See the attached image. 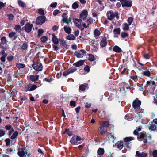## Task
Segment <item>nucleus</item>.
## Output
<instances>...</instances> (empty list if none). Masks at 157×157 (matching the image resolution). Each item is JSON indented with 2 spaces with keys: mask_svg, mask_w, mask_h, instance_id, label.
<instances>
[{
  "mask_svg": "<svg viewBox=\"0 0 157 157\" xmlns=\"http://www.w3.org/2000/svg\"><path fill=\"white\" fill-rule=\"evenodd\" d=\"M87 84H85L80 85L79 87V90L82 91H84L86 88Z\"/></svg>",
  "mask_w": 157,
  "mask_h": 157,
  "instance_id": "25",
  "label": "nucleus"
},
{
  "mask_svg": "<svg viewBox=\"0 0 157 157\" xmlns=\"http://www.w3.org/2000/svg\"><path fill=\"white\" fill-rule=\"evenodd\" d=\"M87 12L86 10L83 11L82 13L80 15V18L84 20H85L87 17Z\"/></svg>",
  "mask_w": 157,
  "mask_h": 157,
  "instance_id": "13",
  "label": "nucleus"
},
{
  "mask_svg": "<svg viewBox=\"0 0 157 157\" xmlns=\"http://www.w3.org/2000/svg\"><path fill=\"white\" fill-rule=\"evenodd\" d=\"M33 28V26L32 24L28 23L25 25L24 29L26 32L29 33L31 31Z\"/></svg>",
  "mask_w": 157,
  "mask_h": 157,
  "instance_id": "9",
  "label": "nucleus"
},
{
  "mask_svg": "<svg viewBox=\"0 0 157 157\" xmlns=\"http://www.w3.org/2000/svg\"><path fill=\"white\" fill-rule=\"evenodd\" d=\"M144 58L146 59H148L150 58V56L148 54H145L144 55Z\"/></svg>",
  "mask_w": 157,
  "mask_h": 157,
  "instance_id": "60",
  "label": "nucleus"
},
{
  "mask_svg": "<svg viewBox=\"0 0 157 157\" xmlns=\"http://www.w3.org/2000/svg\"><path fill=\"white\" fill-rule=\"evenodd\" d=\"M107 44L106 41V38L105 36L103 38L102 40L100 42V46L101 47H104L106 46Z\"/></svg>",
  "mask_w": 157,
  "mask_h": 157,
  "instance_id": "14",
  "label": "nucleus"
},
{
  "mask_svg": "<svg viewBox=\"0 0 157 157\" xmlns=\"http://www.w3.org/2000/svg\"><path fill=\"white\" fill-rule=\"evenodd\" d=\"M79 5L77 2L73 3L72 5V7L73 9H75L78 7Z\"/></svg>",
  "mask_w": 157,
  "mask_h": 157,
  "instance_id": "38",
  "label": "nucleus"
},
{
  "mask_svg": "<svg viewBox=\"0 0 157 157\" xmlns=\"http://www.w3.org/2000/svg\"><path fill=\"white\" fill-rule=\"evenodd\" d=\"M134 140V138L132 137H127L124 138L125 145H126L127 147L130 148V146L129 145L130 141Z\"/></svg>",
  "mask_w": 157,
  "mask_h": 157,
  "instance_id": "8",
  "label": "nucleus"
},
{
  "mask_svg": "<svg viewBox=\"0 0 157 157\" xmlns=\"http://www.w3.org/2000/svg\"><path fill=\"white\" fill-rule=\"evenodd\" d=\"M98 154L100 155H103L104 153V150L103 148H99L97 151Z\"/></svg>",
  "mask_w": 157,
  "mask_h": 157,
  "instance_id": "29",
  "label": "nucleus"
},
{
  "mask_svg": "<svg viewBox=\"0 0 157 157\" xmlns=\"http://www.w3.org/2000/svg\"><path fill=\"white\" fill-rule=\"evenodd\" d=\"M113 51L116 52L120 53L122 52V50L121 48L117 46H115L113 48Z\"/></svg>",
  "mask_w": 157,
  "mask_h": 157,
  "instance_id": "23",
  "label": "nucleus"
},
{
  "mask_svg": "<svg viewBox=\"0 0 157 157\" xmlns=\"http://www.w3.org/2000/svg\"><path fill=\"white\" fill-rule=\"evenodd\" d=\"M94 33L95 37H96L99 36L100 35L101 33L99 30L96 29L94 31Z\"/></svg>",
  "mask_w": 157,
  "mask_h": 157,
  "instance_id": "27",
  "label": "nucleus"
},
{
  "mask_svg": "<svg viewBox=\"0 0 157 157\" xmlns=\"http://www.w3.org/2000/svg\"><path fill=\"white\" fill-rule=\"evenodd\" d=\"M84 60H80L76 62V63H74L73 65L76 66L77 67H78L83 65L84 63Z\"/></svg>",
  "mask_w": 157,
  "mask_h": 157,
  "instance_id": "20",
  "label": "nucleus"
},
{
  "mask_svg": "<svg viewBox=\"0 0 157 157\" xmlns=\"http://www.w3.org/2000/svg\"><path fill=\"white\" fill-rule=\"evenodd\" d=\"M70 73V74L72 73L77 70V69L75 68H70L68 69Z\"/></svg>",
  "mask_w": 157,
  "mask_h": 157,
  "instance_id": "51",
  "label": "nucleus"
},
{
  "mask_svg": "<svg viewBox=\"0 0 157 157\" xmlns=\"http://www.w3.org/2000/svg\"><path fill=\"white\" fill-rule=\"evenodd\" d=\"M70 106H72L73 107L76 106V102L75 101H71L70 103Z\"/></svg>",
  "mask_w": 157,
  "mask_h": 157,
  "instance_id": "47",
  "label": "nucleus"
},
{
  "mask_svg": "<svg viewBox=\"0 0 157 157\" xmlns=\"http://www.w3.org/2000/svg\"><path fill=\"white\" fill-rule=\"evenodd\" d=\"M141 104V101L138 98H136L133 102L132 105L134 108L137 109L140 106Z\"/></svg>",
  "mask_w": 157,
  "mask_h": 157,
  "instance_id": "10",
  "label": "nucleus"
},
{
  "mask_svg": "<svg viewBox=\"0 0 157 157\" xmlns=\"http://www.w3.org/2000/svg\"><path fill=\"white\" fill-rule=\"evenodd\" d=\"M69 74H70V73L68 70L67 71L63 72V75L64 76H66Z\"/></svg>",
  "mask_w": 157,
  "mask_h": 157,
  "instance_id": "58",
  "label": "nucleus"
},
{
  "mask_svg": "<svg viewBox=\"0 0 157 157\" xmlns=\"http://www.w3.org/2000/svg\"><path fill=\"white\" fill-rule=\"evenodd\" d=\"M146 137V135L145 134L143 133H141L140 135L138 137V139L140 138H143V139H144Z\"/></svg>",
  "mask_w": 157,
  "mask_h": 157,
  "instance_id": "50",
  "label": "nucleus"
},
{
  "mask_svg": "<svg viewBox=\"0 0 157 157\" xmlns=\"http://www.w3.org/2000/svg\"><path fill=\"white\" fill-rule=\"evenodd\" d=\"M86 21L87 23H88V25H89L90 24H91L93 23V20L91 18H90L87 19Z\"/></svg>",
  "mask_w": 157,
  "mask_h": 157,
  "instance_id": "55",
  "label": "nucleus"
},
{
  "mask_svg": "<svg viewBox=\"0 0 157 157\" xmlns=\"http://www.w3.org/2000/svg\"><path fill=\"white\" fill-rule=\"evenodd\" d=\"M121 2L123 7H130L132 6V2L130 0H121Z\"/></svg>",
  "mask_w": 157,
  "mask_h": 157,
  "instance_id": "6",
  "label": "nucleus"
},
{
  "mask_svg": "<svg viewBox=\"0 0 157 157\" xmlns=\"http://www.w3.org/2000/svg\"><path fill=\"white\" fill-rule=\"evenodd\" d=\"M113 32L115 34H119L120 33V29L119 28L115 29Z\"/></svg>",
  "mask_w": 157,
  "mask_h": 157,
  "instance_id": "36",
  "label": "nucleus"
},
{
  "mask_svg": "<svg viewBox=\"0 0 157 157\" xmlns=\"http://www.w3.org/2000/svg\"><path fill=\"white\" fill-rule=\"evenodd\" d=\"M16 35V33L15 32H11L9 33V37L10 38H12L13 37Z\"/></svg>",
  "mask_w": 157,
  "mask_h": 157,
  "instance_id": "39",
  "label": "nucleus"
},
{
  "mask_svg": "<svg viewBox=\"0 0 157 157\" xmlns=\"http://www.w3.org/2000/svg\"><path fill=\"white\" fill-rule=\"evenodd\" d=\"M43 32H44L43 30L42 29H39L38 31V36L39 37H40V36H41L42 35V34H43Z\"/></svg>",
  "mask_w": 157,
  "mask_h": 157,
  "instance_id": "46",
  "label": "nucleus"
},
{
  "mask_svg": "<svg viewBox=\"0 0 157 157\" xmlns=\"http://www.w3.org/2000/svg\"><path fill=\"white\" fill-rule=\"evenodd\" d=\"M87 58L89 61L91 62L94 61L95 60V58L94 56L91 54H88V57Z\"/></svg>",
  "mask_w": 157,
  "mask_h": 157,
  "instance_id": "22",
  "label": "nucleus"
},
{
  "mask_svg": "<svg viewBox=\"0 0 157 157\" xmlns=\"http://www.w3.org/2000/svg\"><path fill=\"white\" fill-rule=\"evenodd\" d=\"M100 125L102 126V127L106 128L109 126V122L108 121H100L99 122Z\"/></svg>",
  "mask_w": 157,
  "mask_h": 157,
  "instance_id": "16",
  "label": "nucleus"
},
{
  "mask_svg": "<svg viewBox=\"0 0 157 157\" xmlns=\"http://www.w3.org/2000/svg\"><path fill=\"white\" fill-rule=\"evenodd\" d=\"M37 88V86L35 85L29 84L25 87V90L27 92L29 91H32L34 90Z\"/></svg>",
  "mask_w": 157,
  "mask_h": 157,
  "instance_id": "7",
  "label": "nucleus"
},
{
  "mask_svg": "<svg viewBox=\"0 0 157 157\" xmlns=\"http://www.w3.org/2000/svg\"><path fill=\"white\" fill-rule=\"evenodd\" d=\"M63 21V23H65L67 24L71 23V19L70 18H67V17L66 18H64Z\"/></svg>",
  "mask_w": 157,
  "mask_h": 157,
  "instance_id": "34",
  "label": "nucleus"
},
{
  "mask_svg": "<svg viewBox=\"0 0 157 157\" xmlns=\"http://www.w3.org/2000/svg\"><path fill=\"white\" fill-rule=\"evenodd\" d=\"M45 17L44 15L39 16L36 19V24L39 25H42L45 22Z\"/></svg>",
  "mask_w": 157,
  "mask_h": 157,
  "instance_id": "5",
  "label": "nucleus"
},
{
  "mask_svg": "<svg viewBox=\"0 0 157 157\" xmlns=\"http://www.w3.org/2000/svg\"><path fill=\"white\" fill-rule=\"evenodd\" d=\"M128 71L126 68H124L123 71H121V73L122 74H128Z\"/></svg>",
  "mask_w": 157,
  "mask_h": 157,
  "instance_id": "43",
  "label": "nucleus"
},
{
  "mask_svg": "<svg viewBox=\"0 0 157 157\" xmlns=\"http://www.w3.org/2000/svg\"><path fill=\"white\" fill-rule=\"evenodd\" d=\"M84 70L88 72L90 71V68L88 66H86L85 67Z\"/></svg>",
  "mask_w": 157,
  "mask_h": 157,
  "instance_id": "61",
  "label": "nucleus"
},
{
  "mask_svg": "<svg viewBox=\"0 0 157 157\" xmlns=\"http://www.w3.org/2000/svg\"><path fill=\"white\" fill-rule=\"evenodd\" d=\"M5 134V132L4 131L0 129V137L4 136Z\"/></svg>",
  "mask_w": 157,
  "mask_h": 157,
  "instance_id": "59",
  "label": "nucleus"
},
{
  "mask_svg": "<svg viewBox=\"0 0 157 157\" xmlns=\"http://www.w3.org/2000/svg\"><path fill=\"white\" fill-rule=\"evenodd\" d=\"M32 67L35 70L38 71H41L43 69L42 65L40 63L33 64Z\"/></svg>",
  "mask_w": 157,
  "mask_h": 157,
  "instance_id": "4",
  "label": "nucleus"
},
{
  "mask_svg": "<svg viewBox=\"0 0 157 157\" xmlns=\"http://www.w3.org/2000/svg\"><path fill=\"white\" fill-rule=\"evenodd\" d=\"M18 2L19 6L21 7H25L26 6L25 3L22 1L19 0Z\"/></svg>",
  "mask_w": 157,
  "mask_h": 157,
  "instance_id": "31",
  "label": "nucleus"
},
{
  "mask_svg": "<svg viewBox=\"0 0 157 157\" xmlns=\"http://www.w3.org/2000/svg\"><path fill=\"white\" fill-rule=\"evenodd\" d=\"M135 156L136 157H147V154L144 152H140L139 151H137Z\"/></svg>",
  "mask_w": 157,
  "mask_h": 157,
  "instance_id": "11",
  "label": "nucleus"
},
{
  "mask_svg": "<svg viewBox=\"0 0 157 157\" xmlns=\"http://www.w3.org/2000/svg\"><path fill=\"white\" fill-rule=\"evenodd\" d=\"M17 154L20 157H24L25 155L27 154V151L25 147H23L21 149L19 148Z\"/></svg>",
  "mask_w": 157,
  "mask_h": 157,
  "instance_id": "3",
  "label": "nucleus"
},
{
  "mask_svg": "<svg viewBox=\"0 0 157 157\" xmlns=\"http://www.w3.org/2000/svg\"><path fill=\"white\" fill-rule=\"evenodd\" d=\"M71 143L73 145H76L77 143V141L76 139V135H74L71 139L70 141Z\"/></svg>",
  "mask_w": 157,
  "mask_h": 157,
  "instance_id": "15",
  "label": "nucleus"
},
{
  "mask_svg": "<svg viewBox=\"0 0 157 157\" xmlns=\"http://www.w3.org/2000/svg\"><path fill=\"white\" fill-rule=\"evenodd\" d=\"M57 3L56 2H54L52 3L50 5V7L52 8H55L57 5Z\"/></svg>",
  "mask_w": 157,
  "mask_h": 157,
  "instance_id": "57",
  "label": "nucleus"
},
{
  "mask_svg": "<svg viewBox=\"0 0 157 157\" xmlns=\"http://www.w3.org/2000/svg\"><path fill=\"white\" fill-rule=\"evenodd\" d=\"M128 36V34L127 33L124 32H122L121 34V36L123 38H124L125 37Z\"/></svg>",
  "mask_w": 157,
  "mask_h": 157,
  "instance_id": "40",
  "label": "nucleus"
},
{
  "mask_svg": "<svg viewBox=\"0 0 157 157\" xmlns=\"http://www.w3.org/2000/svg\"><path fill=\"white\" fill-rule=\"evenodd\" d=\"M116 145L117 148L121 150L123 147V142L121 141H118L116 144Z\"/></svg>",
  "mask_w": 157,
  "mask_h": 157,
  "instance_id": "18",
  "label": "nucleus"
},
{
  "mask_svg": "<svg viewBox=\"0 0 157 157\" xmlns=\"http://www.w3.org/2000/svg\"><path fill=\"white\" fill-rule=\"evenodd\" d=\"M107 129L104 127H102L100 128V133L101 135L105 134L107 132Z\"/></svg>",
  "mask_w": 157,
  "mask_h": 157,
  "instance_id": "26",
  "label": "nucleus"
},
{
  "mask_svg": "<svg viewBox=\"0 0 157 157\" xmlns=\"http://www.w3.org/2000/svg\"><path fill=\"white\" fill-rule=\"evenodd\" d=\"M75 55L78 58H80L82 57V55L80 53L78 52H75Z\"/></svg>",
  "mask_w": 157,
  "mask_h": 157,
  "instance_id": "56",
  "label": "nucleus"
},
{
  "mask_svg": "<svg viewBox=\"0 0 157 157\" xmlns=\"http://www.w3.org/2000/svg\"><path fill=\"white\" fill-rule=\"evenodd\" d=\"M148 128L150 130L154 131L157 128V126L152 122H151L149 124Z\"/></svg>",
  "mask_w": 157,
  "mask_h": 157,
  "instance_id": "12",
  "label": "nucleus"
},
{
  "mask_svg": "<svg viewBox=\"0 0 157 157\" xmlns=\"http://www.w3.org/2000/svg\"><path fill=\"white\" fill-rule=\"evenodd\" d=\"M143 75L147 77H149L151 75V72L148 70H146L142 72Z\"/></svg>",
  "mask_w": 157,
  "mask_h": 157,
  "instance_id": "24",
  "label": "nucleus"
},
{
  "mask_svg": "<svg viewBox=\"0 0 157 157\" xmlns=\"http://www.w3.org/2000/svg\"><path fill=\"white\" fill-rule=\"evenodd\" d=\"M153 157H157V150H155L152 153Z\"/></svg>",
  "mask_w": 157,
  "mask_h": 157,
  "instance_id": "62",
  "label": "nucleus"
},
{
  "mask_svg": "<svg viewBox=\"0 0 157 157\" xmlns=\"http://www.w3.org/2000/svg\"><path fill=\"white\" fill-rule=\"evenodd\" d=\"M14 29L17 32H20L21 30V26L19 25H17L15 26Z\"/></svg>",
  "mask_w": 157,
  "mask_h": 157,
  "instance_id": "33",
  "label": "nucleus"
},
{
  "mask_svg": "<svg viewBox=\"0 0 157 157\" xmlns=\"http://www.w3.org/2000/svg\"><path fill=\"white\" fill-rule=\"evenodd\" d=\"M13 56L11 55L8 56L7 58V59L8 61H11L13 60Z\"/></svg>",
  "mask_w": 157,
  "mask_h": 157,
  "instance_id": "52",
  "label": "nucleus"
},
{
  "mask_svg": "<svg viewBox=\"0 0 157 157\" xmlns=\"http://www.w3.org/2000/svg\"><path fill=\"white\" fill-rule=\"evenodd\" d=\"M38 13L42 15H44V11L43 9L42 8H40L38 9Z\"/></svg>",
  "mask_w": 157,
  "mask_h": 157,
  "instance_id": "42",
  "label": "nucleus"
},
{
  "mask_svg": "<svg viewBox=\"0 0 157 157\" xmlns=\"http://www.w3.org/2000/svg\"><path fill=\"white\" fill-rule=\"evenodd\" d=\"M60 12L59 10H56L53 11V15L54 16H56Z\"/></svg>",
  "mask_w": 157,
  "mask_h": 157,
  "instance_id": "53",
  "label": "nucleus"
},
{
  "mask_svg": "<svg viewBox=\"0 0 157 157\" xmlns=\"http://www.w3.org/2000/svg\"><path fill=\"white\" fill-rule=\"evenodd\" d=\"M65 132L69 136H72L73 135L72 132L71 131L69 130L68 129H66Z\"/></svg>",
  "mask_w": 157,
  "mask_h": 157,
  "instance_id": "44",
  "label": "nucleus"
},
{
  "mask_svg": "<svg viewBox=\"0 0 157 157\" xmlns=\"http://www.w3.org/2000/svg\"><path fill=\"white\" fill-rule=\"evenodd\" d=\"M129 25L127 23H124L122 24V28L124 30L127 31L129 29Z\"/></svg>",
  "mask_w": 157,
  "mask_h": 157,
  "instance_id": "21",
  "label": "nucleus"
},
{
  "mask_svg": "<svg viewBox=\"0 0 157 157\" xmlns=\"http://www.w3.org/2000/svg\"><path fill=\"white\" fill-rule=\"evenodd\" d=\"M25 66L24 64L21 63H18L16 64L17 67L19 69L24 68Z\"/></svg>",
  "mask_w": 157,
  "mask_h": 157,
  "instance_id": "35",
  "label": "nucleus"
},
{
  "mask_svg": "<svg viewBox=\"0 0 157 157\" xmlns=\"http://www.w3.org/2000/svg\"><path fill=\"white\" fill-rule=\"evenodd\" d=\"M40 40L41 42L44 43L47 40V38L45 36H44L41 38Z\"/></svg>",
  "mask_w": 157,
  "mask_h": 157,
  "instance_id": "48",
  "label": "nucleus"
},
{
  "mask_svg": "<svg viewBox=\"0 0 157 157\" xmlns=\"http://www.w3.org/2000/svg\"><path fill=\"white\" fill-rule=\"evenodd\" d=\"M18 133L17 131H15L13 134L11 136V139L12 140L14 139L17 137L18 135Z\"/></svg>",
  "mask_w": 157,
  "mask_h": 157,
  "instance_id": "32",
  "label": "nucleus"
},
{
  "mask_svg": "<svg viewBox=\"0 0 157 157\" xmlns=\"http://www.w3.org/2000/svg\"><path fill=\"white\" fill-rule=\"evenodd\" d=\"M7 17L10 20H13L14 18V15L11 14H8Z\"/></svg>",
  "mask_w": 157,
  "mask_h": 157,
  "instance_id": "45",
  "label": "nucleus"
},
{
  "mask_svg": "<svg viewBox=\"0 0 157 157\" xmlns=\"http://www.w3.org/2000/svg\"><path fill=\"white\" fill-rule=\"evenodd\" d=\"M65 31L67 33H70L71 32V28L68 26H65L64 27Z\"/></svg>",
  "mask_w": 157,
  "mask_h": 157,
  "instance_id": "28",
  "label": "nucleus"
},
{
  "mask_svg": "<svg viewBox=\"0 0 157 157\" xmlns=\"http://www.w3.org/2000/svg\"><path fill=\"white\" fill-rule=\"evenodd\" d=\"M28 47V45L26 43H23L22 46L21 47V48L24 50L26 49Z\"/></svg>",
  "mask_w": 157,
  "mask_h": 157,
  "instance_id": "54",
  "label": "nucleus"
},
{
  "mask_svg": "<svg viewBox=\"0 0 157 157\" xmlns=\"http://www.w3.org/2000/svg\"><path fill=\"white\" fill-rule=\"evenodd\" d=\"M6 56H2L0 58L1 60L3 62H5L6 61Z\"/></svg>",
  "mask_w": 157,
  "mask_h": 157,
  "instance_id": "64",
  "label": "nucleus"
},
{
  "mask_svg": "<svg viewBox=\"0 0 157 157\" xmlns=\"http://www.w3.org/2000/svg\"><path fill=\"white\" fill-rule=\"evenodd\" d=\"M156 86L155 83L154 81H151L150 86L152 87L153 90H154Z\"/></svg>",
  "mask_w": 157,
  "mask_h": 157,
  "instance_id": "41",
  "label": "nucleus"
},
{
  "mask_svg": "<svg viewBox=\"0 0 157 157\" xmlns=\"http://www.w3.org/2000/svg\"><path fill=\"white\" fill-rule=\"evenodd\" d=\"M67 38L69 40H75V37L73 35L70 34L67 36Z\"/></svg>",
  "mask_w": 157,
  "mask_h": 157,
  "instance_id": "30",
  "label": "nucleus"
},
{
  "mask_svg": "<svg viewBox=\"0 0 157 157\" xmlns=\"http://www.w3.org/2000/svg\"><path fill=\"white\" fill-rule=\"evenodd\" d=\"M107 16L108 19L109 20L113 19L115 17L117 19L119 18L118 14L117 12L113 13L111 11H108L107 12Z\"/></svg>",
  "mask_w": 157,
  "mask_h": 157,
  "instance_id": "1",
  "label": "nucleus"
},
{
  "mask_svg": "<svg viewBox=\"0 0 157 157\" xmlns=\"http://www.w3.org/2000/svg\"><path fill=\"white\" fill-rule=\"evenodd\" d=\"M133 21V18L132 17H130L128 18L127 21L129 25H130L131 24Z\"/></svg>",
  "mask_w": 157,
  "mask_h": 157,
  "instance_id": "49",
  "label": "nucleus"
},
{
  "mask_svg": "<svg viewBox=\"0 0 157 157\" xmlns=\"http://www.w3.org/2000/svg\"><path fill=\"white\" fill-rule=\"evenodd\" d=\"M5 128L6 129L8 130H10L12 129L10 125H6L5 126Z\"/></svg>",
  "mask_w": 157,
  "mask_h": 157,
  "instance_id": "63",
  "label": "nucleus"
},
{
  "mask_svg": "<svg viewBox=\"0 0 157 157\" xmlns=\"http://www.w3.org/2000/svg\"><path fill=\"white\" fill-rule=\"evenodd\" d=\"M73 21L74 23L78 28L81 29V30H83V28H82V26L81 25L82 22V20L79 19L73 18Z\"/></svg>",
  "mask_w": 157,
  "mask_h": 157,
  "instance_id": "2",
  "label": "nucleus"
},
{
  "mask_svg": "<svg viewBox=\"0 0 157 157\" xmlns=\"http://www.w3.org/2000/svg\"><path fill=\"white\" fill-rule=\"evenodd\" d=\"M39 75H31L30 76V80L32 82H34L37 81L39 78Z\"/></svg>",
  "mask_w": 157,
  "mask_h": 157,
  "instance_id": "19",
  "label": "nucleus"
},
{
  "mask_svg": "<svg viewBox=\"0 0 157 157\" xmlns=\"http://www.w3.org/2000/svg\"><path fill=\"white\" fill-rule=\"evenodd\" d=\"M52 40L53 43L56 44H57L59 43V41L57 37L54 34H53L52 35Z\"/></svg>",
  "mask_w": 157,
  "mask_h": 157,
  "instance_id": "17",
  "label": "nucleus"
},
{
  "mask_svg": "<svg viewBox=\"0 0 157 157\" xmlns=\"http://www.w3.org/2000/svg\"><path fill=\"white\" fill-rule=\"evenodd\" d=\"M1 41L2 42V43L3 44H5L7 43V40L6 37H2L1 39Z\"/></svg>",
  "mask_w": 157,
  "mask_h": 157,
  "instance_id": "37",
  "label": "nucleus"
}]
</instances>
